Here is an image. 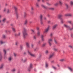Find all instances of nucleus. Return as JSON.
I'll return each instance as SVG.
<instances>
[{
	"label": "nucleus",
	"mask_w": 73,
	"mask_h": 73,
	"mask_svg": "<svg viewBox=\"0 0 73 73\" xmlns=\"http://www.w3.org/2000/svg\"><path fill=\"white\" fill-rule=\"evenodd\" d=\"M67 23H69V24H71V25H72V28H71L70 26H68L65 24H64V27L66 28H67V29H68V30H70V31L73 29V24L72 23V21H67Z\"/></svg>",
	"instance_id": "nucleus-1"
},
{
	"label": "nucleus",
	"mask_w": 73,
	"mask_h": 73,
	"mask_svg": "<svg viewBox=\"0 0 73 73\" xmlns=\"http://www.w3.org/2000/svg\"><path fill=\"white\" fill-rule=\"evenodd\" d=\"M26 32L27 29H26L25 28H24L23 29V36L24 38H25V37H26V36L28 35Z\"/></svg>",
	"instance_id": "nucleus-2"
},
{
	"label": "nucleus",
	"mask_w": 73,
	"mask_h": 73,
	"mask_svg": "<svg viewBox=\"0 0 73 73\" xmlns=\"http://www.w3.org/2000/svg\"><path fill=\"white\" fill-rule=\"evenodd\" d=\"M48 41L49 45L50 46H51V45H52V44L51 43V42H52L53 41V38L52 37L51 38H50L48 39Z\"/></svg>",
	"instance_id": "nucleus-3"
},
{
	"label": "nucleus",
	"mask_w": 73,
	"mask_h": 73,
	"mask_svg": "<svg viewBox=\"0 0 73 73\" xmlns=\"http://www.w3.org/2000/svg\"><path fill=\"white\" fill-rule=\"evenodd\" d=\"M13 8H14V9H15V12H16V15L17 17V18H18V17H19V15L18 14V13H17V12L16 11H17V8L15 6H14L13 7Z\"/></svg>",
	"instance_id": "nucleus-4"
},
{
	"label": "nucleus",
	"mask_w": 73,
	"mask_h": 73,
	"mask_svg": "<svg viewBox=\"0 0 73 73\" xmlns=\"http://www.w3.org/2000/svg\"><path fill=\"white\" fill-rule=\"evenodd\" d=\"M31 56V57H35V55L32 54V53H31L30 51L28 50L27 52Z\"/></svg>",
	"instance_id": "nucleus-5"
},
{
	"label": "nucleus",
	"mask_w": 73,
	"mask_h": 73,
	"mask_svg": "<svg viewBox=\"0 0 73 73\" xmlns=\"http://www.w3.org/2000/svg\"><path fill=\"white\" fill-rule=\"evenodd\" d=\"M32 66H33V65L32 64H30V66L29 67H28V71H29V72H30V71H31V69L32 68Z\"/></svg>",
	"instance_id": "nucleus-6"
},
{
	"label": "nucleus",
	"mask_w": 73,
	"mask_h": 73,
	"mask_svg": "<svg viewBox=\"0 0 73 73\" xmlns=\"http://www.w3.org/2000/svg\"><path fill=\"white\" fill-rule=\"evenodd\" d=\"M49 26H48V27L46 28L44 30V33H47L48 32V31H49Z\"/></svg>",
	"instance_id": "nucleus-7"
},
{
	"label": "nucleus",
	"mask_w": 73,
	"mask_h": 73,
	"mask_svg": "<svg viewBox=\"0 0 73 73\" xmlns=\"http://www.w3.org/2000/svg\"><path fill=\"white\" fill-rule=\"evenodd\" d=\"M26 45L27 48H30L29 42H26Z\"/></svg>",
	"instance_id": "nucleus-8"
},
{
	"label": "nucleus",
	"mask_w": 73,
	"mask_h": 73,
	"mask_svg": "<svg viewBox=\"0 0 73 73\" xmlns=\"http://www.w3.org/2000/svg\"><path fill=\"white\" fill-rule=\"evenodd\" d=\"M57 26V24H55L52 27V30H54V29H56Z\"/></svg>",
	"instance_id": "nucleus-9"
},
{
	"label": "nucleus",
	"mask_w": 73,
	"mask_h": 73,
	"mask_svg": "<svg viewBox=\"0 0 73 73\" xmlns=\"http://www.w3.org/2000/svg\"><path fill=\"white\" fill-rule=\"evenodd\" d=\"M72 14L71 13H68L65 14V16H72Z\"/></svg>",
	"instance_id": "nucleus-10"
},
{
	"label": "nucleus",
	"mask_w": 73,
	"mask_h": 73,
	"mask_svg": "<svg viewBox=\"0 0 73 73\" xmlns=\"http://www.w3.org/2000/svg\"><path fill=\"white\" fill-rule=\"evenodd\" d=\"M35 7H36V8H39V3H36L35 4Z\"/></svg>",
	"instance_id": "nucleus-11"
},
{
	"label": "nucleus",
	"mask_w": 73,
	"mask_h": 73,
	"mask_svg": "<svg viewBox=\"0 0 73 73\" xmlns=\"http://www.w3.org/2000/svg\"><path fill=\"white\" fill-rule=\"evenodd\" d=\"M7 20V19L5 18H3L2 19V21L3 23H5Z\"/></svg>",
	"instance_id": "nucleus-12"
},
{
	"label": "nucleus",
	"mask_w": 73,
	"mask_h": 73,
	"mask_svg": "<svg viewBox=\"0 0 73 73\" xmlns=\"http://www.w3.org/2000/svg\"><path fill=\"white\" fill-rule=\"evenodd\" d=\"M54 56V53H52V54H51L49 57V58H52L53 57V56Z\"/></svg>",
	"instance_id": "nucleus-13"
},
{
	"label": "nucleus",
	"mask_w": 73,
	"mask_h": 73,
	"mask_svg": "<svg viewBox=\"0 0 73 73\" xmlns=\"http://www.w3.org/2000/svg\"><path fill=\"white\" fill-rule=\"evenodd\" d=\"M4 64H2L0 66V69H1L3 68V67H4Z\"/></svg>",
	"instance_id": "nucleus-14"
},
{
	"label": "nucleus",
	"mask_w": 73,
	"mask_h": 73,
	"mask_svg": "<svg viewBox=\"0 0 73 73\" xmlns=\"http://www.w3.org/2000/svg\"><path fill=\"white\" fill-rule=\"evenodd\" d=\"M40 33L41 32L39 31H38L37 33V35L38 36H40Z\"/></svg>",
	"instance_id": "nucleus-15"
},
{
	"label": "nucleus",
	"mask_w": 73,
	"mask_h": 73,
	"mask_svg": "<svg viewBox=\"0 0 73 73\" xmlns=\"http://www.w3.org/2000/svg\"><path fill=\"white\" fill-rule=\"evenodd\" d=\"M54 6L55 7H57L58 5V3L57 2H56L54 4Z\"/></svg>",
	"instance_id": "nucleus-16"
},
{
	"label": "nucleus",
	"mask_w": 73,
	"mask_h": 73,
	"mask_svg": "<svg viewBox=\"0 0 73 73\" xmlns=\"http://www.w3.org/2000/svg\"><path fill=\"white\" fill-rule=\"evenodd\" d=\"M58 4H60V5H62V1H59L58 2Z\"/></svg>",
	"instance_id": "nucleus-17"
},
{
	"label": "nucleus",
	"mask_w": 73,
	"mask_h": 73,
	"mask_svg": "<svg viewBox=\"0 0 73 73\" xmlns=\"http://www.w3.org/2000/svg\"><path fill=\"white\" fill-rule=\"evenodd\" d=\"M60 20H61V24H63V23H64V19L62 18H61Z\"/></svg>",
	"instance_id": "nucleus-18"
},
{
	"label": "nucleus",
	"mask_w": 73,
	"mask_h": 73,
	"mask_svg": "<svg viewBox=\"0 0 73 73\" xmlns=\"http://www.w3.org/2000/svg\"><path fill=\"white\" fill-rule=\"evenodd\" d=\"M70 5L71 6H73V1H70Z\"/></svg>",
	"instance_id": "nucleus-19"
},
{
	"label": "nucleus",
	"mask_w": 73,
	"mask_h": 73,
	"mask_svg": "<svg viewBox=\"0 0 73 73\" xmlns=\"http://www.w3.org/2000/svg\"><path fill=\"white\" fill-rule=\"evenodd\" d=\"M68 69L70 70V71H71V72H72V71H73V69L72 68L69 67L68 68Z\"/></svg>",
	"instance_id": "nucleus-20"
},
{
	"label": "nucleus",
	"mask_w": 73,
	"mask_h": 73,
	"mask_svg": "<svg viewBox=\"0 0 73 73\" xmlns=\"http://www.w3.org/2000/svg\"><path fill=\"white\" fill-rule=\"evenodd\" d=\"M37 50H38V48L36 47L34 49V51H37Z\"/></svg>",
	"instance_id": "nucleus-21"
},
{
	"label": "nucleus",
	"mask_w": 73,
	"mask_h": 73,
	"mask_svg": "<svg viewBox=\"0 0 73 73\" xmlns=\"http://www.w3.org/2000/svg\"><path fill=\"white\" fill-rule=\"evenodd\" d=\"M41 6L42 7V8H45V9H46V7H45L44 5H41Z\"/></svg>",
	"instance_id": "nucleus-22"
},
{
	"label": "nucleus",
	"mask_w": 73,
	"mask_h": 73,
	"mask_svg": "<svg viewBox=\"0 0 73 73\" xmlns=\"http://www.w3.org/2000/svg\"><path fill=\"white\" fill-rule=\"evenodd\" d=\"M54 42L55 43V44H58V42L57 41V40L56 39H54Z\"/></svg>",
	"instance_id": "nucleus-23"
},
{
	"label": "nucleus",
	"mask_w": 73,
	"mask_h": 73,
	"mask_svg": "<svg viewBox=\"0 0 73 73\" xmlns=\"http://www.w3.org/2000/svg\"><path fill=\"white\" fill-rule=\"evenodd\" d=\"M48 53H49V51H48V50H47L45 51V54H48Z\"/></svg>",
	"instance_id": "nucleus-24"
},
{
	"label": "nucleus",
	"mask_w": 73,
	"mask_h": 73,
	"mask_svg": "<svg viewBox=\"0 0 73 73\" xmlns=\"http://www.w3.org/2000/svg\"><path fill=\"white\" fill-rule=\"evenodd\" d=\"M11 71L13 72H15L16 71V69L13 68L11 70Z\"/></svg>",
	"instance_id": "nucleus-25"
},
{
	"label": "nucleus",
	"mask_w": 73,
	"mask_h": 73,
	"mask_svg": "<svg viewBox=\"0 0 73 73\" xmlns=\"http://www.w3.org/2000/svg\"><path fill=\"white\" fill-rule=\"evenodd\" d=\"M42 17L43 16L42 15H40V20H42Z\"/></svg>",
	"instance_id": "nucleus-26"
},
{
	"label": "nucleus",
	"mask_w": 73,
	"mask_h": 73,
	"mask_svg": "<svg viewBox=\"0 0 73 73\" xmlns=\"http://www.w3.org/2000/svg\"><path fill=\"white\" fill-rule=\"evenodd\" d=\"M3 52L4 53L5 55L6 54V53H7V52H6V50L5 49L3 50Z\"/></svg>",
	"instance_id": "nucleus-27"
},
{
	"label": "nucleus",
	"mask_w": 73,
	"mask_h": 73,
	"mask_svg": "<svg viewBox=\"0 0 73 73\" xmlns=\"http://www.w3.org/2000/svg\"><path fill=\"white\" fill-rule=\"evenodd\" d=\"M2 59V56H1V53H0V61Z\"/></svg>",
	"instance_id": "nucleus-28"
},
{
	"label": "nucleus",
	"mask_w": 73,
	"mask_h": 73,
	"mask_svg": "<svg viewBox=\"0 0 73 73\" xmlns=\"http://www.w3.org/2000/svg\"><path fill=\"white\" fill-rule=\"evenodd\" d=\"M46 4H47V5H48V6H50V5H51V4L49 3L48 2H46Z\"/></svg>",
	"instance_id": "nucleus-29"
},
{
	"label": "nucleus",
	"mask_w": 73,
	"mask_h": 73,
	"mask_svg": "<svg viewBox=\"0 0 73 73\" xmlns=\"http://www.w3.org/2000/svg\"><path fill=\"white\" fill-rule=\"evenodd\" d=\"M62 16V15H58V18H59V19H60V18H61V17Z\"/></svg>",
	"instance_id": "nucleus-30"
},
{
	"label": "nucleus",
	"mask_w": 73,
	"mask_h": 73,
	"mask_svg": "<svg viewBox=\"0 0 73 73\" xmlns=\"http://www.w3.org/2000/svg\"><path fill=\"white\" fill-rule=\"evenodd\" d=\"M8 60L9 61H11V60H12V57H9L8 58Z\"/></svg>",
	"instance_id": "nucleus-31"
},
{
	"label": "nucleus",
	"mask_w": 73,
	"mask_h": 73,
	"mask_svg": "<svg viewBox=\"0 0 73 73\" xmlns=\"http://www.w3.org/2000/svg\"><path fill=\"white\" fill-rule=\"evenodd\" d=\"M12 30H13V31L14 32H15L16 31V30H15V28L13 27L12 28Z\"/></svg>",
	"instance_id": "nucleus-32"
},
{
	"label": "nucleus",
	"mask_w": 73,
	"mask_h": 73,
	"mask_svg": "<svg viewBox=\"0 0 73 73\" xmlns=\"http://www.w3.org/2000/svg\"><path fill=\"white\" fill-rule=\"evenodd\" d=\"M13 55L14 57H16V55H17V54H16V53H13Z\"/></svg>",
	"instance_id": "nucleus-33"
},
{
	"label": "nucleus",
	"mask_w": 73,
	"mask_h": 73,
	"mask_svg": "<svg viewBox=\"0 0 73 73\" xmlns=\"http://www.w3.org/2000/svg\"><path fill=\"white\" fill-rule=\"evenodd\" d=\"M66 7L67 8H68V7H69V5L68 4H65Z\"/></svg>",
	"instance_id": "nucleus-34"
},
{
	"label": "nucleus",
	"mask_w": 73,
	"mask_h": 73,
	"mask_svg": "<svg viewBox=\"0 0 73 73\" xmlns=\"http://www.w3.org/2000/svg\"><path fill=\"white\" fill-rule=\"evenodd\" d=\"M31 48H33L34 47V44H32L31 45Z\"/></svg>",
	"instance_id": "nucleus-35"
},
{
	"label": "nucleus",
	"mask_w": 73,
	"mask_h": 73,
	"mask_svg": "<svg viewBox=\"0 0 73 73\" xmlns=\"http://www.w3.org/2000/svg\"><path fill=\"white\" fill-rule=\"evenodd\" d=\"M28 22V20H26L25 21V24H27V22Z\"/></svg>",
	"instance_id": "nucleus-36"
},
{
	"label": "nucleus",
	"mask_w": 73,
	"mask_h": 73,
	"mask_svg": "<svg viewBox=\"0 0 73 73\" xmlns=\"http://www.w3.org/2000/svg\"><path fill=\"white\" fill-rule=\"evenodd\" d=\"M53 50H55V51H57V49L55 48H53Z\"/></svg>",
	"instance_id": "nucleus-37"
},
{
	"label": "nucleus",
	"mask_w": 73,
	"mask_h": 73,
	"mask_svg": "<svg viewBox=\"0 0 73 73\" xmlns=\"http://www.w3.org/2000/svg\"><path fill=\"white\" fill-rule=\"evenodd\" d=\"M3 43H4V42H3V41L1 40L0 41V44H3Z\"/></svg>",
	"instance_id": "nucleus-38"
},
{
	"label": "nucleus",
	"mask_w": 73,
	"mask_h": 73,
	"mask_svg": "<svg viewBox=\"0 0 73 73\" xmlns=\"http://www.w3.org/2000/svg\"><path fill=\"white\" fill-rule=\"evenodd\" d=\"M31 31L32 32V33H34L35 32V31H34V30L32 29L31 30Z\"/></svg>",
	"instance_id": "nucleus-39"
},
{
	"label": "nucleus",
	"mask_w": 73,
	"mask_h": 73,
	"mask_svg": "<svg viewBox=\"0 0 73 73\" xmlns=\"http://www.w3.org/2000/svg\"><path fill=\"white\" fill-rule=\"evenodd\" d=\"M60 61H65V59H60Z\"/></svg>",
	"instance_id": "nucleus-40"
},
{
	"label": "nucleus",
	"mask_w": 73,
	"mask_h": 73,
	"mask_svg": "<svg viewBox=\"0 0 73 73\" xmlns=\"http://www.w3.org/2000/svg\"><path fill=\"white\" fill-rule=\"evenodd\" d=\"M44 35H41L40 36V37L41 38H44Z\"/></svg>",
	"instance_id": "nucleus-41"
},
{
	"label": "nucleus",
	"mask_w": 73,
	"mask_h": 73,
	"mask_svg": "<svg viewBox=\"0 0 73 73\" xmlns=\"http://www.w3.org/2000/svg\"><path fill=\"white\" fill-rule=\"evenodd\" d=\"M7 12L8 13H10V11L9 9H7Z\"/></svg>",
	"instance_id": "nucleus-42"
},
{
	"label": "nucleus",
	"mask_w": 73,
	"mask_h": 73,
	"mask_svg": "<svg viewBox=\"0 0 73 73\" xmlns=\"http://www.w3.org/2000/svg\"><path fill=\"white\" fill-rule=\"evenodd\" d=\"M24 17H25V16H26V15H27V13H24Z\"/></svg>",
	"instance_id": "nucleus-43"
},
{
	"label": "nucleus",
	"mask_w": 73,
	"mask_h": 73,
	"mask_svg": "<svg viewBox=\"0 0 73 73\" xmlns=\"http://www.w3.org/2000/svg\"><path fill=\"white\" fill-rule=\"evenodd\" d=\"M69 47L70 48H73V46H72L71 45H69Z\"/></svg>",
	"instance_id": "nucleus-44"
},
{
	"label": "nucleus",
	"mask_w": 73,
	"mask_h": 73,
	"mask_svg": "<svg viewBox=\"0 0 73 73\" xmlns=\"http://www.w3.org/2000/svg\"><path fill=\"white\" fill-rule=\"evenodd\" d=\"M33 39H34V40H36V36H34Z\"/></svg>",
	"instance_id": "nucleus-45"
},
{
	"label": "nucleus",
	"mask_w": 73,
	"mask_h": 73,
	"mask_svg": "<svg viewBox=\"0 0 73 73\" xmlns=\"http://www.w3.org/2000/svg\"><path fill=\"white\" fill-rule=\"evenodd\" d=\"M31 10H32V11H33V10H34V9H33V7H31Z\"/></svg>",
	"instance_id": "nucleus-46"
},
{
	"label": "nucleus",
	"mask_w": 73,
	"mask_h": 73,
	"mask_svg": "<svg viewBox=\"0 0 73 73\" xmlns=\"http://www.w3.org/2000/svg\"><path fill=\"white\" fill-rule=\"evenodd\" d=\"M41 38V40L42 41H45V40H44V38Z\"/></svg>",
	"instance_id": "nucleus-47"
},
{
	"label": "nucleus",
	"mask_w": 73,
	"mask_h": 73,
	"mask_svg": "<svg viewBox=\"0 0 73 73\" xmlns=\"http://www.w3.org/2000/svg\"><path fill=\"white\" fill-rule=\"evenodd\" d=\"M2 36L3 38H5V36L4 35H3Z\"/></svg>",
	"instance_id": "nucleus-48"
},
{
	"label": "nucleus",
	"mask_w": 73,
	"mask_h": 73,
	"mask_svg": "<svg viewBox=\"0 0 73 73\" xmlns=\"http://www.w3.org/2000/svg\"><path fill=\"white\" fill-rule=\"evenodd\" d=\"M19 44V42H16L15 43V45H18V44Z\"/></svg>",
	"instance_id": "nucleus-49"
},
{
	"label": "nucleus",
	"mask_w": 73,
	"mask_h": 73,
	"mask_svg": "<svg viewBox=\"0 0 73 73\" xmlns=\"http://www.w3.org/2000/svg\"><path fill=\"white\" fill-rule=\"evenodd\" d=\"M50 37H52V36H53V34L52 33L50 34Z\"/></svg>",
	"instance_id": "nucleus-50"
},
{
	"label": "nucleus",
	"mask_w": 73,
	"mask_h": 73,
	"mask_svg": "<svg viewBox=\"0 0 73 73\" xmlns=\"http://www.w3.org/2000/svg\"><path fill=\"white\" fill-rule=\"evenodd\" d=\"M52 68L53 69H56V68L54 66H52Z\"/></svg>",
	"instance_id": "nucleus-51"
},
{
	"label": "nucleus",
	"mask_w": 73,
	"mask_h": 73,
	"mask_svg": "<svg viewBox=\"0 0 73 73\" xmlns=\"http://www.w3.org/2000/svg\"><path fill=\"white\" fill-rule=\"evenodd\" d=\"M50 9H51V10H54V9L53 8H50Z\"/></svg>",
	"instance_id": "nucleus-52"
},
{
	"label": "nucleus",
	"mask_w": 73,
	"mask_h": 73,
	"mask_svg": "<svg viewBox=\"0 0 73 73\" xmlns=\"http://www.w3.org/2000/svg\"><path fill=\"white\" fill-rule=\"evenodd\" d=\"M5 32L6 33H7V32H9V31L8 30H6L5 31Z\"/></svg>",
	"instance_id": "nucleus-53"
},
{
	"label": "nucleus",
	"mask_w": 73,
	"mask_h": 73,
	"mask_svg": "<svg viewBox=\"0 0 73 73\" xmlns=\"http://www.w3.org/2000/svg\"><path fill=\"white\" fill-rule=\"evenodd\" d=\"M20 34L21 33H19L17 35V36H19L20 35Z\"/></svg>",
	"instance_id": "nucleus-54"
},
{
	"label": "nucleus",
	"mask_w": 73,
	"mask_h": 73,
	"mask_svg": "<svg viewBox=\"0 0 73 73\" xmlns=\"http://www.w3.org/2000/svg\"><path fill=\"white\" fill-rule=\"evenodd\" d=\"M27 59H25V60H23V61L24 62H26V61H27Z\"/></svg>",
	"instance_id": "nucleus-55"
},
{
	"label": "nucleus",
	"mask_w": 73,
	"mask_h": 73,
	"mask_svg": "<svg viewBox=\"0 0 73 73\" xmlns=\"http://www.w3.org/2000/svg\"><path fill=\"white\" fill-rule=\"evenodd\" d=\"M36 29H37V30H39V27H36Z\"/></svg>",
	"instance_id": "nucleus-56"
},
{
	"label": "nucleus",
	"mask_w": 73,
	"mask_h": 73,
	"mask_svg": "<svg viewBox=\"0 0 73 73\" xmlns=\"http://www.w3.org/2000/svg\"><path fill=\"white\" fill-rule=\"evenodd\" d=\"M38 44H41V41H39L38 42Z\"/></svg>",
	"instance_id": "nucleus-57"
},
{
	"label": "nucleus",
	"mask_w": 73,
	"mask_h": 73,
	"mask_svg": "<svg viewBox=\"0 0 73 73\" xmlns=\"http://www.w3.org/2000/svg\"><path fill=\"white\" fill-rule=\"evenodd\" d=\"M45 45H46V43H44L43 44L42 46H45Z\"/></svg>",
	"instance_id": "nucleus-58"
},
{
	"label": "nucleus",
	"mask_w": 73,
	"mask_h": 73,
	"mask_svg": "<svg viewBox=\"0 0 73 73\" xmlns=\"http://www.w3.org/2000/svg\"><path fill=\"white\" fill-rule=\"evenodd\" d=\"M40 24L41 25H42V24H43V22H42V21H41L40 22Z\"/></svg>",
	"instance_id": "nucleus-59"
},
{
	"label": "nucleus",
	"mask_w": 73,
	"mask_h": 73,
	"mask_svg": "<svg viewBox=\"0 0 73 73\" xmlns=\"http://www.w3.org/2000/svg\"><path fill=\"white\" fill-rule=\"evenodd\" d=\"M48 66V63H46V67H47Z\"/></svg>",
	"instance_id": "nucleus-60"
},
{
	"label": "nucleus",
	"mask_w": 73,
	"mask_h": 73,
	"mask_svg": "<svg viewBox=\"0 0 73 73\" xmlns=\"http://www.w3.org/2000/svg\"><path fill=\"white\" fill-rule=\"evenodd\" d=\"M71 37H72V38H73V35L72 34H71Z\"/></svg>",
	"instance_id": "nucleus-61"
},
{
	"label": "nucleus",
	"mask_w": 73,
	"mask_h": 73,
	"mask_svg": "<svg viewBox=\"0 0 73 73\" xmlns=\"http://www.w3.org/2000/svg\"><path fill=\"white\" fill-rule=\"evenodd\" d=\"M3 11H4V12H5V11H6V9L5 8V9H4V10H3Z\"/></svg>",
	"instance_id": "nucleus-62"
},
{
	"label": "nucleus",
	"mask_w": 73,
	"mask_h": 73,
	"mask_svg": "<svg viewBox=\"0 0 73 73\" xmlns=\"http://www.w3.org/2000/svg\"><path fill=\"white\" fill-rule=\"evenodd\" d=\"M21 49H23V47L22 46H21Z\"/></svg>",
	"instance_id": "nucleus-63"
},
{
	"label": "nucleus",
	"mask_w": 73,
	"mask_h": 73,
	"mask_svg": "<svg viewBox=\"0 0 73 73\" xmlns=\"http://www.w3.org/2000/svg\"><path fill=\"white\" fill-rule=\"evenodd\" d=\"M44 20H46V17H44Z\"/></svg>",
	"instance_id": "nucleus-64"
}]
</instances>
